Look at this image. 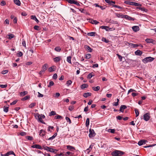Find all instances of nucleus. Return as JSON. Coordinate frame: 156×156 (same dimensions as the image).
<instances>
[{"label": "nucleus", "mask_w": 156, "mask_h": 156, "mask_svg": "<svg viewBox=\"0 0 156 156\" xmlns=\"http://www.w3.org/2000/svg\"><path fill=\"white\" fill-rule=\"evenodd\" d=\"M128 44V45L129 46V47L135 48L138 47V45L137 44H135L133 43L127 42Z\"/></svg>", "instance_id": "obj_7"}, {"label": "nucleus", "mask_w": 156, "mask_h": 156, "mask_svg": "<svg viewBox=\"0 0 156 156\" xmlns=\"http://www.w3.org/2000/svg\"><path fill=\"white\" fill-rule=\"evenodd\" d=\"M56 114L55 111H52L50 113L49 115H56Z\"/></svg>", "instance_id": "obj_50"}, {"label": "nucleus", "mask_w": 156, "mask_h": 156, "mask_svg": "<svg viewBox=\"0 0 156 156\" xmlns=\"http://www.w3.org/2000/svg\"><path fill=\"white\" fill-rule=\"evenodd\" d=\"M90 120L89 118H87L86 119V126L87 127H88L89 125Z\"/></svg>", "instance_id": "obj_32"}, {"label": "nucleus", "mask_w": 156, "mask_h": 156, "mask_svg": "<svg viewBox=\"0 0 156 156\" xmlns=\"http://www.w3.org/2000/svg\"><path fill=\"white\" fill-rule=\"evenodd\" d=\"M35 105V103H32L29 105V107L31 108L34 107Z\"/></svg>", "instance_id": "obj_43"}, {"label": "nucleus", "mask_w": 156, "mask_h": 156, "mask_svg": "<svg viewBox=\"0 0 156 156\" xmlns=\"http://www.w3.org/2000/svg\"><path fill=\"white\" fill-rule=\"evenodd\" d=\"M124 16L123 14H120L118 13L116 14V16L118 18H123Z\"/></svg>", "instance_id": "obj_28"}, {"label": "nucleus", "mask_w": 156, "mask_h": 156, "mask_svg": "<svg viewBox=\"0 0 156 156\" xmlns=\"http://www.w3.org/2000/svg\"><path fill=\"white\" fill-rule=\"evenodd\" d=\"M88 86V85L87 84H82L81 86V88L82 89H83L84 88H87Z\"/></svg>", "instance_id": "obj_27"}, {"label": "nucleus", "mask_w": 156, "mask_h": 156, "mask_svg": "<svg viewBox=\"0 0 156 156\" xmlns=\"http://www.w3.org/2000/svg\"><path fill=\"white\" fill-rule=\"evenodd\" d=\"M132 29L133 31L137 32L139 30L140 28L138 26H134L132 27Z\"/></svg>", "instance_id": "obj_13"}, {"label": "nucleus", "mask_w": 156, "mask_h": 156, "mask_svg": "<svg viewBox=\"0 0 156 156\" xmlns=\"http://www.w3.org/2000/svg\"><path fill=\"white\" fill-rule=\"evenodd\" d=\"M55 50L58 52H60L61 50V48L59 47H57L55 48Z\"/></svg>", "instance_id": "obj_39"}, {"label": "nucleus", "mask_w": 156, "mask_h": 156, "mask_svg": "<svg viewBox=\"0 0 156 156\" xmlns=\"http://www.w3.org/2000/svg\"><path fill=\"white\" fill-rule=\"evenodd\" d=\"M84 48L85 50L88 52H91L93 51V49L91 48L89 46L87 45H85L84 46Z\"/></svg>", "instance_id": "obj_5"}, {"label": "nucleus", "mask_w": 156, "mask_h": 156, "mask_svg": "<svg viewBox=\"0 0 156 156\" xmlns=\"http://www.w3.org/2000/svg\"><path fill=\"white\" fill-rule=\"evenodd\" d=\"M17 55L19 57H21L23 55L22 52L20 51L17 53Z\"/></svg>", "instance_id": "obj_56"}, {"label": "nucleus", "mask_w": 156, "mask_h": 156, "mask_svg": "<svg viewBox=\"0 0 156 156\" xmlns=\"http://www.w3.org/2000/svg\"><path fill=\"white\" fill-rule=\"evenodd\" d=\"M133 2H131L127 0V1H125L124 2V3L127 4H128V5H132Z\"/></svg>", "instance_id": "obj_31"}, {"label": "nucleus", "mask_w": 156, "mask_h": 156, "mask_svg": "<svg viewBox=\"0 0 156 156\" xmlns=\"http://www.w3.org/2000/svg\"><path fill=\"white\" fill-rule=\"evenodd\" d=\"M91 95V93L90 92L85 93L83 94V96L85 98H87V97L90 96Z\"/></svg>", "instance_id": "obj_20"}, {"label": "nucleus", "mask_w": 156, "mask_h": 156, "mask_svg": "<svg viewBox=\"0 0 156 156\" xmlns=\"http://www.w3.org/2000/svg\"><path fill=\"white\" fill-rule=\"evenodd\" d=\"M9 37L8 38L10 40H11L12 38L14 37L15 36L12 34H9L8 35Z\"/></svg>", "instance_id": "obj_35"}, {"label": "nucleus", "mask_w": 156, "mask_h": 156, "mask_svg": "<svg viewBox=\"0 0 156 156\" xmlns=\"http://www.w3.org/2000/svg\"><path fill=\"white\" fill-rule=\"evenodd\" d=\"M55 97L56 98L58 97L60 95V93H56L55 94Z\"/></svg>", "instance_id": "obj_62"}, {"label": "nucleus", "mask_w": 156, "mask_h": 156, "mask_svg": "<svg viewBox=\"0 0 156 156\" xmlns=\"http://www.w3.org/2000/svg\"><path fill=\"white\" fill-rule=\"evenodd\" d=\"M18 101L17 100H15L14 101H13L12 102L10 103V105H13L16 104V103Z\"/></svg>", "instance_id": "obj_52"}, {"label": "nucleus", "mask_w": 156, "mask_h": 156, "mask_svg": "<svg viewBox=\"0 0 156 156\" xmlns=\"http://www.w3.org/2000/svg\"><path fill=\"white\" fill-rule=\"evenodd\" d=\"M41 116V115H39V114H36L35 115V118L36 119H38V118H39V117L40 118V116Z\"/></svg>", "instance_id": "obj_57"}, {"label": "nucleus", "mask_w": 156, "mask_h": 156, "mask_svg": "<svg viewBox=\"0 0 156 156\" xmlns=\"http://www.w3.org/2000/svg\"><path fill=\"white\" fill-rule=\"evenodd\" d=\"M43 147L45 150L55 153H56L58 151V150H57L53 149L52 148L48 147L47 146H43Z\"/></svg>", "instance_id": "obj_2"}, {"label": "nucleus", "mask_w": 156, "mask_h": 156, "mask_svg": "<svg viewBox=\"0 0 156 156\" xmlns=\"http://www.w3.org/2000/svg\"><path fill=\"white\" fill-rule=\"evenodd\" d=\"M38 120L39 122H41V123H42L43 124H45V122H44V121L42 119V118H41V116H40V118L39 117V118L38 119Z\"/></svg>", "instance_id": "obj_42"}, {"label": "nucleus", "mask_w": 156, "mask_h": 156, "mask_svg": "<svg viewBox=\"0 0 156 156\" xmlns=\"http://www.w3.org/2000/svg\"><path fill=\"white\" fill-rule=\"evenodd\" d=\"M62 117L60 115H57L55 117V119H62Z\"/></svg>", "instance_id": "obj_48"}, {"label": "nucleus", "mask_w": 156, "mask_h": 156, "mask_svg": "<svg viewBox=\"0 0 156 156\" xmlns=\"http://www.w3.org/2000/svg\"><path fill=\"white\" fill-rule=\"evenodd\" d=\"M116 55L118 56V57L120 61H122V56H121V55H120L119 54H117Z\"/></svg>", "instance_id": "obj_51"}, {"label": "nucleus", "mask_w": 156, "mask_h": 156, "mask_svg": "<svg viewBox=\"0 0 156 156\" xmlns=\"http://www.w3.org/2000/svg\"><path fill=\"white\" fill-rule=\"evenodd\" d=\"M142 52L140 50H137L135 52V54L136 55L140 56L142 54Z\"/></svg>", "instance_id": "obj_15"}, {"label": "nucleus", "mask_w": 156, "mask_h": 156, "mask_svg": "<svg viewBox=\"0 0 156 156\" xmlns=\"http://www.w3.org/2000/svg\"><path fill=\"white\" fill-rule=\"evenodd\" d=\"M105 2L107 3H108L109 4L112 5H112H114L113 4H115V1H112L109 0H105Z\"/></svg>", "instance_id": "obj_12"}, {"label": "nucleus", "mask_w": 156, "mask_h": 156, "mask_svg": "<svg viewBox=\"0 0 156 156\" xmlns=\"http://www.w3.org/2000/svg\"><path fill=\"white\" fill-rule=\"evenodd\" d=\"M91 57V55L90 54H87L86 55L85 58H86L89 59Z\"/></svg>", "instance_id": "obj_49"}, {"label": "nucleus", "mask_w": 156, "mask_h": 156, "mask_svg": "<svg viewBox=\"0 0 156 156\" xmlns=\"http://www.w3.org/2000/svg\"><path fill=\"white\" fill-rule=\"evenodd\" d=\"M34 29L36 30H39V26L37 25H35L34 27Z\"/></svg>", "instance_id": "obj_54"}, {"label": "nucleus", "mask_w": 156, "mask_h": 156, "mask_svg": "<svg viewBox=\"0 0 156 156\" xmlns=\"http://www.w3.org/2000/svg\"><path fill=\"white\" fill-rule=\"evenodd\" d=\"M92 88L93 90L95 91H98L100 89V87L99 86H98L97 87H93Z\"/></svg>", "instance_id": "obj_22"}, {"label": "nucleus", "mask_w": 156, "mask_h": 156, "mask_svg": "<svg viewBox=\"0 0 156 156\" xmlns=\"http://www.w3.org/2000/svg\"><path fill=\"white\" fill-rule=\"evenodd\" d=\"M57 75L56 73L54 74L52 78L54 79H56L57 78Z\"/></svg>", "instance_id": "obj_55"}, {"label": "nucleus", "mask_w": 156, "mask_h": 156, "mask_svg": "<svg viewBox=\"0 0 156 156\" xmlns=\"http://www.w3.org/2000/svg\"><path fill=\"white\" fill-rule=\"evenodd\" d=\"M7 154H8V156L11 154H13L14 156H15V154L14 152L12 151L7 152Z\"/></svg>", "instance_id": "obj_30"}, {"label": "nucleus", "mask_w": 156, "mask_h": 156, "mask_svg": "<svg viewBox=\"0 0 156 156\" xmlns=\"http://www.w3.org/2000/svg\"><path fill=\"white\" fill-rule=\"evenodd\" d=\"M102 41L106 43H108V40L106 39L105 38H103L102 39Z\"/></svg>", "instance_id": "obj_59"}, {"label": "nucleus", "mask_w": 156, "mask_h": 156, "mask_svg": "<svg viewBox=\"0 0 156 156\" xmlns=\"http://www.w3.org/2000/svg\"><path fill=\"white\" fill-rule=\"evenodd\" d=\"M30 18L31 19H32L35 21H36L37 23H38L39 21L37 18L36 16L35 15H32L31 16Z\"/></svg>", "instance_id": "obj_19"}, {"label": "nucleus", "mask_w": 156, "mask_h": 156, "mask_svg": "<svg viewBox=\"0 0 156 156\" xmlns=\"http://www.w3.org/2000/svg\"><path fill=\"white\" fill-rule=\"evenodd\" d=\"M143 117L144 120L146 121H148L150 118V113H146L144 115Z\"/></svg>", "instance_id": "obj_3"}, {"label": "nucleus", "mask_w": 156, "mask_h": 156, "mask_svg": "<svg viewBox=\"0 0 156 156\" xmlns=\"http://www.w3.org/2000/svg\"><path fill=\"white\" fill-rule=\"evenodd\" d=\"M134 111L136 114V116H138L139 115V112L138 110L137 109H135L134 110Z\"/></svg>", "instance_id": "obj_45"}, {"label": "nucleus", "mask_w": 156, "mask_h": 156, "mask_svg": "<svg viewBox=\"0 0 156 156\" xmlns=\"http://www.w3.org/2000/svg\"><path fill=\"white\" fill-rule=\"evenodd\" d=\"M127 108V107L124 105H122L119 108V111L122 112H123L124 110Z\"/></svg>", "instance_id": "obj_11"}, {"label": "nucleus", "mask_w": 156, "mask_h": 156, "mask_svg": "<svg viewBox=\"0 0 156 156\" xmlns=\"http://www.w3.org/2000/svg\"><path fill=\"white\" fill-rule=\"evenodd\" d=\"M27 91L22 92L20 93V95L21 96L23 97L27 94Z\"/></svg>", "instance_id": "obj_29"}, {"label": "nucleus", "mask_w": 156, "mask_h": 156, "mask_svg": "<svg viewBox=\"0 0 156 156\" xmlns=\"http://www.w3.org/2000/svg\"><path fill=\"white\" fill-rule=\"evenodd\" d=\"M57 133H55L51 137L49 138L48 140H53L55 138V137L57 135Z\"/></svg>", "instance_id": "obj_25"}, {"label": "nucleus", "mask_w": 156, "mask_h": 156, "mask_svg": "<svg viewBox=\"0 0 156 156\" xmlns=\"http://www.w3.org/2000/svg\"><path fill=\"white\" fill-rule=\"evenodd\" d=\"M14 3L18 6H20L21 4V3L19 0H14Z\"/></svg>", "instance_id": "obj_23"}, {"label": "nucleus", "mask_w": 156, "mask_h": 156, "mask_svg": "<svg viewBox=\"0 0 156 156\" xmlns=\"http://www.w3.org/2000/svg\"><path fill=\"white\" fill-rule=\"evenodd\" d=\"M90 22L92 24H97L99 23V22L97 21L92 19L90 20Z\"/></svg>", "instance_id": "obj_16"}, {"label": "nucleus", "mask_w": 156, "mask_h": 156, "mask_svg": "<svg viewBox=\"0 0 156 156\" xmlns=\"http://www.w3.org/2000/svg\"><path fill=\"white\" fill-rule=\"evenodd\" d=\"M26 138L27 139L30 140H33V137L32 136H26Z\"/></svg>", "instance_id": "obj_44"}, {"label": "nucleus", "mask_w": 156, "mask_h": 156, "mask_svg": "<svg viewBox=\"0 0 156 156\" xmlns=\"http://www.w3.org/2000/svg\"><path fill=\"white\" fill-rule=\"evenodd\" d=\"M31 147L34 148H36L42 150V148L41 146L38 144H34L31 146Z\"/></svg>", "instance_id": "obj_10"}, {"label": "nucleus", "mask_w": 156, "mask_h": 156, "mask_svg": "<svg viewBox=\"0 0 156 156\" xmlns=\"http://www.w3.org/2000/svg\"><path fill=\"white\" fill-rule=\"evenodd\" d=\"M71 57L70 56H68L67 57V62L70 63H71Z\"/></svg>", "instance_id": "obj_47"}, {"label": "nucleus", "mask_w": 156, "mask_h": 156, "mask_svg": "<svg viewBox=\"0 0 156 156\" xmlns=\"http://www.w3.org/2000/svg\"><path fill=\"white\" fill-rule=\"evenodd\" d=\"M132 5L136 6H140L142 5L140 3H137L135 2H133Z\"/></svg>", "instance_id": "obj_24"}, {"label": "nucleus", "mask_w": 156, "mask_h": 156, "mask_svg": "<svg viewBox=\"0 0 156 156\" xmlns=\"http://www.w3.org/2000/svg\"><path fill=\"white\" fill-rule=\"evenodd\" d=\"M154 59V58L151 57H148L145 58L142 60V61L144 63H146L148 62H151Z\"/></svg>", "instance_id": "obj_1"}, {"label": "nucleus", "mask_w": 156, "mask_h": 156, "mask_svg": "<svg viewBox=\"0 0 156 156\" xmlns=\"http://www.w3.org/2000/svg\"><path fill=\"white\" fill-rule=\"evenodd\" d=\"M64 152L61 153L59 154H57L55 155V156H65Z\"/></svg>", "instance_id": "obj_53"}, {"label": "nucleus", "mask_w": 156, "mask_h": 156, "mask_svg": "<svg viewBox=\"0 0 156 156\" xmlns=\"http://www.w3.org/2000/svg\"><path fill=\"white\" fill-rule=\"evenodd\" d=\"M46 132V131L44 130L43 129H41L40 131L39 134L40 136L43 137L44 138V136Z\"/></svg>", "instance_id": "obj_9"}, {"label": "nucleus", "mask_w": 156, "mask_h": 156, "mask_svg": "<svg viewBox=\"0 0 156 156\" xmlns=\"http://www.w3.org/2000/svg\"><path fill=\"white\" fill-rule=\"evenodd\" d=\"M5 2L4 1H2L1 3V5L2 6H4L6 5Z\"/></svg>", "instance_id": "obj_63"}, {"label": "nucleus", "mask_w": 156, "mask_h": 156, "mask_svg": "<svg viewBox=\"0 0 156 156\" xmlns=\"http://www.w3.org/2000/svg\"><path fill=\"white\" fill-rule=\"evenodd\" d=\"M54 84V83L52 81H51L49 83V84L48 85V87H50L51 86H53Z\"/></svg>", "instance_id": "obj_40"}, {"label": "nucleus", "mask_w": 156, "mask_h": 156, "mask_svg": "<svg viewBox=\"0 0 156 156\" xmlns=\"http://www.w3.org/2000/svg\"><path fill=\"white\" fill-rule=\"evenodd\" d=\"M145 41L147 43H154V41L152 39L147 38L145 40Z\"/></svg>", "instance_id": "obj_17"}, {"label": "nucleus", "mask_w": 156, "mask_h": 156, "mask_svg": "<svg viewBox=\"0 0 156 156\" xmlns=\"http://www.w3.org/2000/svg\"><path fill=\"white\" fill-rule=\"evenodd\" d=\"M4 111L5 112H7L9 110V107L4 106L3 108Z\"/></svg>", "instance_id": "obj_33"}, {"label": "nucleus", "mask_w": 156, "mask_h": 156, "mask_svg": "<svg viewBox=\"0 0 156 156\" xmlns=\"http://www.w3.org/2000/svg\"><path fill=\"white\" fill-rule=\"evenodd\" d=\"M115 129H109L108 131L109 132L111 133H114L115 132Z\"/></svg>", "instance_id": "obj_38"}, {"label": "nucleus", "mask_w": 156, "mask_h": 156, "mask_svg": "<svg viewBox=\"0 0 156 156\" xmlns=\"http://www.w3.org/2000/svg\"><path fill=\"white\" fill-rule=\"evenodd\" d=\"M66 147L68 149L70 150H75V148L74 147L70 145H67Z\"/></svg>", "instance_id": "obj_21"}, {"label": "nucleus", "mask_w": 156, "mask_h": 156, "mask_svg": "<svg viewBox=\"0 0 156 156\" xmlns=\"http://www.w3.org/2000/svg\"><path fill=\"white\" fill-rule=\"evenodd\" d=\"M147 142V141L145 140H142L139 141L138 144L139 146H141L145 144Z\"/></svg>", "instance_id": "obj_6"}, {"label": "nucleus", "mask_w": 156, "mask_h": 156, "mask_svg": "<svg viewBox=\"0 0 156 156\" xmlns=\"http://www.w3.org/2000/svg\"><path fill=\"white\" fill-rule=\"evenodd\" d=\"M87 35L90 36H94L95 33L93 32H91L87 33Z\"/></svg>", "instance_id": "obj_36"}, {"label": "nucleus", "mask_w": 156, "mask_h": 156, "mask_svg": "<svg viewBox=\"0 0 156 156\" xmlns=\"http://www.w3.org/2000/svg\"><path fill=\"white\" fill-rule=\"evenodd\" d=\"M66 119L67 121L68 122H69V124H70L71 123V121L70 119L68 117H66Z\"/></svg>", "instance_id": "obj_41"}, {"label": "nucleus", "mask_w": 156, "mask_h": 156, "mask_svg": "<svg viewBox=\"0 0 156 156\" xmlns=\"http://www.w3.org/2000/svg\"><path fill=\"white\" fill-rule=\"evenodd\" d=\"M56 67L54 66H52L48 69V71L50 72L54 71L55 70Z\"/></svg>", "instance_id": "obj_14"}, {"label": "nucleus", "mask_w": 156, "mask_h": 156, "mask_svg": "<svg viewBox=\"0 0 156 156\" xmlns=\"http://www.w3.org/2000/svg\"><path fill=\"white\" fill-rule=\"evenodd\" d=\"M8 70H4L2 71V74H5L6 73H8Z\"/></svg>", "instance_id": "obj_60"}, {"label": "nucleus", "mask_w": 156, "mask_h": 156, "mask_svg": "<svg viewBox=\"0 0 156 156\" xmlns=\"http://www.w3.org/2000/svg\"><path fill=\"white\" fill-rule=\"evenodd\" d=\"M137 8L141 11L145 12H147V9H145L144 8L137 7Z\"/></svg>", "instance_id": "obj_46"}, {"label": "nucleus", "mask_w": 156, "mask_h": 156, "mask_svg": "<svg viewBox=\"0 0 156 156\" xmlns=\"http://www.w3.org/2000/svg\"><path fill=\"white\" fill-rule=\"evenodd\" d=\"M71 153V152L68 151L65 154V155L66 156H68V155H70Z\"/></svg>", "instance_id": "obj_64"}, {"label": "nucleus", "mask_w": 156, "mask_h": 156, "mask_svg": "<svg viewBox=\"0 0 156 156\" xmlns=\"http://www.w3.org/2000/svg\"><path fill=\"white\" fill-rule=\"evenodd\" d=\"M54 61L55 62H57L61 60V58L60 57H57L53 58Z\"/></svg>", "instance_id": "obj_18"}, {"label": "nucleus", "mask_w": 156, "mask_h": 156, "mask_svg": "<svg viewBox=\"0 0 156 156\" xmlns=\"http://www.w3.org/2000/svg\"><path fill=\"white\" fill-rule=\"evenodd\" d=\"M38 97L39 98H41L43 97V95L42 94H41L39 92H38Z\"/></svg>", "instance_id": "obj_61"}, {"label": "nucleus", "mask_w": 156, "mask_h": 156, "mask_svg": "<svg viewBox=\"0 0 156 156\" xmlns=\"http://www.w3.org/2000/svg\"><path fill=\"white\" fill-rule=\"evenodd\" d=\"M72 83V81L71 80H69L67 81L66 84L67 86H69Z\"/></svg>", "instance_id": "obj_34"}, {"label": "nucleus", "mask_w": 156, "mask_h": 156, "mask_svg": "<svg viewBox=\"0 0 156 156\" xmlns=\"http://www.w3.org/2000/svg\"><path fill=\"white\" fill-rule=\"evenodd\" d=\"M30 98V97L29 96H26L24 98H22L21 99L22 101H25L29 99Z\"/></svg>", "instance_id": "obj_37"}, {"label": "nucleus", "mask_w": 156, "mask_h": 156, "mask_svg": "<svg viewBox=\"0 0 156 156\" xmlns=\"http://www.w3.org/2000/svg\"><path fill=\"white\" fill-rule=\"evenodd\" d=\"M74 107L73 106H69V110L70 111L73 110L74 109Z\"/></svg>", "instance_id": "obj_58"}, {"label": "nucleus", "mask_w": 156, "mask_h": 156, "mask_svg": "<svg viewBox=\"0 0 156 156\" xmlns=\"http://www.w3.org/2000/svg\"><path fill=\"white\" fill-rule=\"evenodd\" d=\"M123 18H125L126 19L129 20H134V19L133 18L127 15H124Z\"/></svg>", "instance_id": "obj_8"}, {"label": "nucleus", "mask_w": 156, "mask_h": 156, "mask_svg": "<svg viewBox=\"0 0 156 156\" xmlns=\"http://www.w3.org/2000/svg\"><path fill=\"white\" fill-rule=\"evenodd\" d=\"M48 65L47 64H45L42 66V70H44V71L46 70Z\"/></svg>", "instance_id": "obj_26"}, {"label": "nucleus", "mask_w": 156, "mask_h": 156, "mask_svg": "<svg viewBox=\"0 0 156 156\" xmlns=\"http://www.w3.org/2000/svg\"><path fill=\"white\" fill-rule=\"evenodd\" d=\"M89 136L90 138L93 137L95 135V133L93 129H89Z\"/></svg>", "instance_id": "obj_4"}]
</instances>
